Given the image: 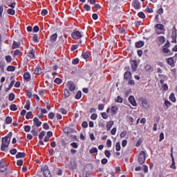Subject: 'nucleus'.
Instances as JSON below:
<instances>
[{
  "label": "nucleus",
  "instance_id": "obj_59",
  "mask_svg": "<svg viewBox=\"0 0 177 177\" xmlns=\"http://www.w3.org/2000/svg\"><path fill=\"white\" fill-rule=\"evenodd\" d=\"M106 146H107V147H111V140H110V139L107 140Z\"/></svg>",
  "mask_w": 177,
  "mask_h": 177
},
{
  "label": "nucleus",
  "instance_id": "obj_14",
  "mask_svg": "<svg viewBox=\"0 0 177 177\" xmlns=\"http://www.w3.org/2000/svg\"><path fill=\"white\" fill-rule=\"evenodd\" d=\"M56 39H57V34L54 33L53 35H51L50 41V42H56Z\"/></svg>",
  "mask_w": 177,
  "mask_h": 177
},
{
  "label": "nucleus",
  "instance_id": "obj_10",
  "mask_svg": "<svg viewBox=\"0 0 177 177\" xmlns=\"http://www.w3.org/2000/svg\"><path fill=\"white\" fill-rule=\"evenodd\" d=\"M33 121L37 127H41L42 125V122L37 118H35Z\"/></svg>",
  "mask_w": 177,
  "mask_h": 177
},
{
  "label": "nucleus",
  "instance_id": "obj_50",
  "mask_svg": "<svg viewBox=\"0 0 177 177\" xmlns=\"http://www.w3.org/2000/svg\"><path fill=\"white\" fill-rule=\"evenodd\" d=\"M30 100L26 101V104L25 106V109H26V110H30Z\"/></svg>",
  "mask_w": 177,
  "mask_h": 177
},
{
  "label": "nucleus",
  "instance_id": "obj_43",
  "mask_svg": "<svg viewBox=\"0 0 177 177\" xmlns=\"http://www.w3.org/2000/svg\"><path fill=\"white\" fill-rule=\"evenodd\" d=\"M7 70L8 71H15V70H16V68L13 66H9Z\"/></svg>",
  "mask_w": 177,
  "mask_h": 177
},
{
  "label": "nucleus",
  "instance_id": "obj_40",
  "mask_svg": "<svg viewBox=\"0 0 177 177\" xmlns=\"http://www.w3.org/2000/svg\"><path fill=\"white\" fill-rule=\"evenodd\" d=\"M10 102H12L13 100H15V94L14 93H10L9 95V97H8Z\"/></svg>",
  "mask_w": 177,
  "mask_h": 177
},
{
  "label": "nucleus",
  "instance_id": "obj_2",
  "mask_svg": "<svg viewBox=\"0 0 177 177\" xmlns=\"http://www.w3.org/2000/svg\"><path fill=\"white\" fill-rule=\"evenodd\" d=\"M146 161V153L144 151H142L140 153V156L138 157V162L140 165H143Z\"/></svg>",
  "mask_w": 177,
  "mask_h": 177
},
{
  "label": "nucleus",
  "instance_id": "obj_54",
  "mask_svg": "<svg viewBox=\"0 0 177 177\" xmlns=\"http://www.w3.org/2000/svg\"><path fill=\"white\" fill-rule=\"evenodd\" d=\"M73 64H78L80 63V59L78 58L74 59L72 61Z\"/></svg>",
  "mask_w": 177,
  "mask_h": 177
},
{
  "label": "nucleus",
  "instance_id": "obj_30",
  "mask_svg": "<svg viewBox=\"0 0 177 177\" xmlns=\"http://www.w3.org/2000/svg\"><path fill=\"white\" fill-rule=\"evenodd\" d=\"M90 154H95V153H97V148L93 147L89 150Z\"/></svg>",
  "mask_w": 177,
  "mask_h": 177
},
{
  "label": "nucleus",
  "instance_id": "obj_9",
  "mask_svg": "<svg viewBox=\"0 0 177 177\" xmlns=\"http://www.w3.org/2000/svg\"><path fill=\"white\" fill-rule=\"evenodd\" d=\"M133 8H135V9H140V8H141L140 3L138 0H135L133 2Z\"/></svg>",
  "mask_w": 177,
  "mask_h": 177
},
{
  "label": "nucleus",
  "instance_id": "obj_45",
  "mask_svg": "<svg viewBox=\"0 0 177 177\" xmlns=\"http://www.w3.org/2000/svg\"><path fill=\"white\" fill-rule=\"evenodd\" d=\"M59 113L62 114H67V110L64 109V108H61L59 109Z\"/></svg>",
  "mask_w": 177,
  "mask_h": 177
},
{
  "label": "nucleus",
  "instance_id": "obj_51",
  "mask_svg": "<svg viewBox=\"0 0 177 177\" xmlns=\"http://www.w3.org/2000/svg\"><path fill=\"white\" fill-rule=\"evenodd\" d=\"M44 114H45V109H41L40 115H39V120H41L42 117H44Z\"/></svg>",
  "mask_w": 177,
  "mask_h": 177
},
{
  "label": "nucleus",
  "instance_id": "obj_35",
  "mask_svg": "<svg viewBox=\"0 0 177 177\" xmlns=\"http://www.w3.org/2000/svg\"><path fill=\"white\" fill-rule=\"evenodd\" d=\"M138 17H140V19H145V17H146V15H145V12H138Z\"/></svg>",
  "mask_w": 177,
  "mask_h": 177
},
{
  "label": "nucleus",
  "instance_id": "obj_49",
  "mask_svg": "<svg viewBox=\"0 0 177 177\" xmlns=\"http://www.w3.org/2000/svg\"><path fill=\"white\" fill-rule=\"evenodd\" d=\"M71 146H72L73 149H78V144L77 142L71 143Z\"/></svg>",
  "mask_w": 177,
  "mask_h": 177
},
{
  "label": "nucleus",
  "instance_id": "obj_4",
  "mask_svg": "<svg viewBox=\"0 0 177 177\" xmlns=\"http://www.w3.org/2000/svg\"><path fill=\"white\" fill-rule=\"evenodd\" d=\"M131 68L133 73H135V71L138 70V61H136V59H133L131 61Z\"/></svg>",
  "mask_w": 177,
  "mask_h": 177
},
{
  "label": "nucleus",
  "instance_id": "obj_11",
  "mask_svg": "<svg viewBox=\"0 0 177 177\" xmlns=\"http://www.w3.org/2000/svg\"><path fill=\"white\" fill-rule=\"evenodd\" d=\"M38 176L45 177V169L44 167L41 168V170L37 172Z\"/></svg>",
  "mask_w": 177,
  "mask_h": 177
},
{
  "label": "nucleus",
  "instance_id": "obj_42",
  "mask_svg": "<svg viewBox=\"0 0 177 177\" xmlns=\"http://www.w3.org/2000/svg\"><path fill=\"white\" fill-rule=\"evenodd\" d=\"M171 102L168 101V100H165V105L166 106L167 109L169 108V106H171Z\"/></svg>",
  "mask_w": 177,
  "mask_h": 177
},
{
  "label": "nucleus",
  "instance_id": "obj_55",
  "mask_svg": "<svg viewBox=\"0 0 177 177\" xmlns=\"http://www.w3.org/2000/svg\"><path fill=\"white\" fill-rule=\"evenodd\" d=\"M48 118H50V120H53V118H55V113H53V112L50 113L48 114Z\"/></svg>",
  "mask_w": 177,
  "mask_h": 177
},
{
  "label": "nucleus",
  "instance_id": "obj_62",
  "mask_svg": "<svg viewBox=\"0 0 177 177\" xmlns=\"http://www.w3.org/2000/svg\"><path fill=\"white\" fill-rule=\"evenodd\" d=\"M163 52H164L165 53H169L170 50H169V49H168V48H167V47H163Z\"/></svg>",
  "mask_w": 177,
  "mask_h": 177
},
{
  "label": "nucleus",
  "instance_id": "obj_15",
  "mask_svg": "<svg viewBox=\"0 0 177 177\" xmlns=\"http://www.w3.org/2000/svg\"><path fill=\"white\" fill-rule=\"evenodd\" d=\"M45 177H52L50 171H49V169L47 167V166H46V169H45Z\"/></svg>",
  "mask_w": 177,
  "mask_h": 177
},
{
  "label": "nucleus",
  "instance_id": "obj_38",
  "mask_svg": "<svg viewBox=\"0 0 177 177\" xmlns=\"http://www.w3.org/2000/svg\"><path fill=\"white\" fill-rule=\"evenodd\" d=\"M8 15H14L15 12V10L12 9V8H9L8 10H7Z\"/></svg>",
  "mask_w": 177,
  "mask_h": 177
},
{
  "label": "nucleus",
  "instance_id": "obj_21",
  "mask_svg": "<svg viewBox=\"0 0 177 177\" xmlns=\"http://www.w3.org/2000/svg\"><path fill=\"white\" fill-rule=\"evenodd\" d=\"M24 157H26V153L19 152L16 156L17 158H24Z\"/></svg>",
  "mask_w": 177,
  "mask_h": 177
},
{
  "label": "nucleus",
  "instance_id": "obj_17",
  "mask_svg": "<svg viewBox=\"0 0 177 177\" xmlns=\"http://www.w3.org/2000/svg\"><path fill=\"white\" fill-rule=\"evenodd\" d=\"M113 125H114V122L113 121H110L106 124V128L107 131H110L111 128L113 127Z\"/></svg>",
  "mask_w": 177,
  "mask_h": 177
},
{
  "label": "nucleus",
  "instance_id": "obj_6",
  "mask_svg": "<svg viewBox=\"0 0 177 177\" xmlns=\"http://www.w3.org/2000/svg\"><path fill=\"white\" fill-rule=\"evenodd\" d=\"M129 102L131 103V105H133L134 107H136L138 106V104H136V100H135V97L133 95H131L129 97Z\"/></svg>",
  "mask_w": 177,
  "mask_h": 177
},
{
  "label": "nucleus",
  "instance_id": "obj_12",
  "mask_svg": "<svg viewBox=\"0 0 177 177\" xmlns=\"http://www.w3.org/2000/svg\"><path fill=\"white\" fill-rule=\"evenodd\" d=\"M53 136V133L52 131H48L47 136L45 137V142H49V138Z\"/></svg>",
  "mask_w": 177,
  "mask_h": 177
},
{
  "label": "nucleus",
  "instance_id": "obj_18",
  "mask_svg": "<svg viewBox=\"0 0 177 177\" xmlns=\"http://www.w3.org/2000/svg\"><path fill=\"white\" fill-rule=\"evenodd\" d=\"M111 111L113 114H117V112L118 111V108L117 107V106L114 105L111 108Z\"/></svg>",
  "mask_w": 177,
  "mask_h": 177
},
{
  "label": "nucleus",
  "instance_id": "obj_24",
  "mask_svg": "<svg viewBox=\"0 0 177 177\" xmlns=\"http://www.w3.org/2000/svg\"><path fill=\"white\" fill-rule=\"evenodd\" d=\"M131 72H125L124 75V80H129L131 78Z\"/></svg>",
  "mask_w": 177,
  "mask_h": 177
},
{
  "label": "nucleus",
  "instance_id": "obj_23",
  "mask_svg": "<svg viewBox=\"0 0 177 177\" xmlns=\"http://www.w3.org/2000/svg\"><path fill=\"white\" fill-rule=\"evenodd\" d=\"M20 45H21L20 42L14 41L12 44V48L13 49H16V48H19Z\"/></svg>",
  "mask_w": 177,
  "mask_h": 177
},
{
  "label": "nucleus",
  "instance_id": "obj_29",
  "mask_svg": "<svg viewBox=\"0 0 177 177\" xmlns=\"http://www.w3.org/2000/svg\"><path fill=\"white\" fill-rule=\"evenodd\" d=\"M158 39L160 42V44H164V42H165V37H164V36H159L158 37Z\"/></svg>",
  "mask_w": 177,
  "mask_h": 177
},
{
  "label": "nucleus",
  "instance_id": "obj_47",
  "mask_svg": "<svg viewBox=\"0 0 177 177\" xmlns=\"http://www.w3.org/2000/svg\"><path fill=\"white\" fill-rule=\"evenodd\" d=\"M44 136H45V131H41L39 135V138L40 139V140H41V139H44Z\"/></svg>",
  "mask_w": 177,
  "mask_h": 177
},
{
  "label": "nucleus",
  "instance_id": "obj_44",
  "mask_svg": "<svg viewBox=\"0 0 177 177\" xmlns=\"http://www.w3.org/2000/svg\"><path fill=\"white\" fill-rule=\"evenodd\" d=\"M105 156H106V157H107V158H110V157L111 156V153L110 152V151L106 150L105 151Z\"/></svg>",
  "mask_w": 177,
  "mask_h": 177
},
{
  "label": "nucleus",
  "instance_id": "obj_1",
  "mask_svg": "<svg viewBox=\"0 0 177 177\" xmlns=\"http://www.w3.org/2000/svg\"><path fill=\"white\" fill-rule=\"evenodd\" d=\"M9 143H10V138L3 137L1 142V150L6 151V149L9 147Z\"/></svg>",
  "mask_w": 177,
  "mask_h": 177
},
{
  "label": "nucleus",
  "instance_id": "obj_34",
  "mask_svg": "<svg viewBox=\"0 0 177 177\" xmlns=\"http://www.w3.org/2000/svg\"><path fill=\"white\" fill-rule=\"evenodd\" d=\"M10 109L12 111H16V110H17V106H16V104H11Z\"/></svg>",
  "mask_w": 177,
  "mask_h": 177
},
{
  "label": "nucleus",
  "instance_id": "obj_36",
  "mask_svg": "<svg viewBox=\"0 0 177 177\" xmlns=\"http://www.w3.org/2000/svg\"><path fill=\"white\" fill-rule=\"evenodd\" d=\"M54 82L55 84H57L58 85H60V84H62V79L57 77L55 80Z\"/></svg>",
  "mask_w": 177,
  "mask_h": 177
},
{
  "label": "nucleus",
  "instance_id": "obj_46",
  "mask_svg": "<svg viewBox=\"0 0 177 177\" xmlns=\"http://www.w3.org/2000/svg\"><path fill=\"white\" fill-rule=\"evenodd\" d=\"M164 140V133H160L159 135V142Z\"/></svg>",
  "mask_w": 177,
  "mask_h": 177
},
{
  "label": "nucleus",
  "instance_id": "obj_22",
  "mask_svg": "<svg viewBox=\"0 0 177 177\" xmlns=\"http://www.w3.org/2000/svg\"><path fill=\"white\" fill-rule=\"evenodd\" d=\"M167 63L168 64H169V66H171V67H173V66H174V58L173 57H170L167 59Z\"/></svg>",
  "mask_w": 177,
  "mask_h": 177
},
{
  "label": "nucleus",
  "instance_id": "obj_39",
  "mask_svg": "<svg viewBox=\"0 0 177 177\" xmlns=\"http://www.w3.org/2000/svg\"><path fill=\"white\" fill-rule=\"evenodd\" d=\"M84 9H85V10H86L87 12H89V10H91V6L88 4H84Z\"/></svg>",
  "mask_w": 177,
  "mask_h": 177
},
{
  "label": "nucleus",
  "instance_id": "obj_13",
  "mask_svg": "<svg viewBox=\"0 0 177 177\" xmlns=\"http://www.w3.org/2000/svg\"><path fill=\"white\" fill-rule=\"evenodd\" d=\"M28 57L30 59H35V50H31L28 53Z\"/></svg>",
  "mask_w": 177,
  "mask_h": 177
},
{
  "label": "nucleus",
  "instance_id": "obj_25",
  "mask_svg": "<svg viewBox=\"0 0 177 177\" xmlns=\"http://www.w3.org/2000/svg\"><path fill=\"white\" fill-rule=\"evenodd\" d=\"M82 56L84 59H88L89 56H91V53H89V52L83 53Z\"/></svg>",
  "mask_w": 177,
  "mask_h": 177
},
{
  "label": "nucleus",
  "instance_id": "obj_37",
  "mask_svg": "<svg viewBox=\"0 0 177 177\" xmlns=\"http://www.w3.org/2000/svg\"><path fill=\"white\" fill-rule=\"evenodd\" d=\"M12 119L11 117H7L6 119V124H12Z\"/></svg>",
  "mask_w": 177,
  "mask_h": 177
},
{
  "label": "nucleus",
  "instance_id": "obj_60",
  "mask_svg": "<svg viewBox=\"0 0 177 177\" xmlns=\"http://www.w3.org/2000/svg\"><path fill=\"white\" fill-rule=\"evenodd\" d=\"M127 143H128V141L127 140H123L122 141V147H125L127 146Z\"/></svg>",
  "mask_w": 177,
  "mask_h": 177
},
{
  "label": "nucleus",
  "instance_id": "obj_52",
  "mask_svg": "<svg viewBox=\"0 0 177 177\" xmlns=\"http://www.w3.org/2000/svg\"><path fill=\"white\" fill-rule=\"evenodd\" d=\"M46 107L48 111H50V106L49 105V100L46 101Z\"/></svg>",
  "mask_w": 177,
  "mask_h": 177
},
{
  "label": "nucleus",
  "instance_id": "obj_61",
  "mask_svg": "<svg viewBox=\"0 0 177 177\" xmlns=\"http://www.w3.org/2000/svg\"><path fill=\"white\" fill-rule=\"evenodd\" d=\"M24 129H25V132H30L31 127L30 126H26Z\"/></svg>",
  "mask_w": 177,
  "mask_h": 177
},
{
  "label": "nucleus",
  "instance_id": "obj_57",
  "mask_svg": "<svg viewBox=\"0 0 177 177\" xmlns=\"http://www.w3.org/2000/svg\"><path fill=\"white\" fill-rule=\"evenodd\" d=\"M91 120H96L97 118V113H93L91 116Z\"/></svg>",
  "mask_w": 177,
  "mask_h": 177
},
{
  "label": "nucleus",
  "instance_id": "obj_63",
  "mask_svg": "<svg viewBox=\"0 0 177 177\" xmlns=\"http://www.w3.org/2000/svg\"><path fill=\"white\" fill-rule=\"evenodd\" d=\"M33 41H35V42H38V35H34L33 36Z\"/></svg>",
  "mask_w": 177,
  "mask_h": 177
},
{
  "label": "nucleus",
  "instance_id": "obj_19",
  "mask_svg": "<svg viewBox=\"0 0 177 177\" xmlns=\"http://www.w3.org/2000/svg\"><path fill=\"white\" fill-rule=\"evenodd\" d=\"M145 46V41H140L136 43V46L137 48H142V46Z\"/></svg>",
  "mask_w": 177,
  "mask_h": 177
},
{
  "label": "nucleus",
  "instance_id": "obj_3",
  "mask_svg": "<svg viewBox=\"0 0 177 177\" xmlns=\"http://www.w3.org/2000/svg\"><path fill=\"white\" fill-rule=\"evenodd\" d=\"M71 37L72 38H73V39H80V38L82 37V35H81V32H80V31L77 30V31L73 32L71 34Z\"/></svg>",
  "mask_w": 177,
  "mask_h": 177
},
{
  "label": "nucleus",
  "instance_id": "obj_33",
  "mask_svg": "<svg viewBox=\"0 0 177 177\" xmlns=\"http://www.w3.org/2000/svg\"><path fill=\"white\" fill-rule=\"evenodd\" d=\"M156 28H158V30H164V25L161 24H158L156 25Z\"/></svg>",
  "mask_w": 177,
  "mask_h": 177
},
{
  "label": "nucleus",
  "instance_id": "obj_8",
  "mask_svg": "<svg viewBox=\"0 0 177 177\" xmlns=\"http://www.w3.org/2000/svg\"><path fill=\"white\" fill-rule=\"evenodd\" d=\"M142 106L144 107V109H149L150 107V105L149 104V102H147V100L144 99L142 100Z\"/></svg>",
  "mask_w": 177,
  "mask_h": 177
},
{
  "label": "nucleus",
  "instance_id": "obj_31",
  "mask_svg": "<svg viewBox=\"0 0 177 177\" xmlns=\"http://www.w3.org/2000/svg\"><path fill=\"white\" fill-rule=\"evenodd\" d=\"M115 150L116 151H120V150H121V144H120V142H116Z\"/></svg>",
  "mask_w": 177,
  "mask_h": 177
},
{
  "label": "nucleus",
  "instance_id": "obj_27",
  "mask_svg": "<svg viewBox=\"0 0 177 177\" xmlns=\"http://www.w3.org/2000/svg\"><path fill=\"white\" fill-rule=\"evenodd\" d=\"M169 99H170L171 101L173 102V103H175V102H176V98L175 97V94L174 93H172L170 95Z\"/></svg>",
  "mask_w": 177,
  "mask_h": 177
},
{
  "label": "nucleus",
  "instance_id": "obj_32",
  "mask_svg": "<svg viewBox=\"0 0 177 177\" xmlns=\"http://www.w3.org/2000/svg\"><path fill=\"white\" fill-rule=\"evenodd\" d=\"M81 96H82V92L81 91H77L76 95H75V98L76 99H81Z\"/></svg>",
  "mask_w": 177,
  "mask_h": 177
},
{
  "label": "nucleus",
  "instance_id": "obj_26",
  "mask_svg": "<svg viewBox=\"0 0 177 177\" xmlns=\"http://www.w3.org/2000/svg\"><path fill=\"white\" fill-rule=\"evenodd\" d=\"M64 93L65 97H70L71 93H70V91L68 89L65 88Z\"/></svg>",
  "mask_w": 177,
  "mask_h": 177
},
{
  "label": "nucleus",
  "instance_id": "obj_16",
  "mask_svg": "<svg viewBox=\"0 0 177 177\" xmlns=\"http://www.w3.org/2000/svg\"><path fill=\"white\" fill-rule=\"evenodd\" d=\"M44 73V69L41 68V67H37L35 70V74H42Z\"/></svg>",
  "mask_w": 177,
  "mask_h": 177
},
{
  "label": "nucleus",
  "instance_id": "obj_64",
  "mask_svg": "<svg viewBox=\"0 0 177 177\" xmlns=\"http://www.w3.org/2000/svg\"><path fill=\"white\" fill-rule=\"evenodd\" d=\"M125 135H127V131H123L120 133V138H125Z\"/></svg>",
  "mask_w": 177,
  "mask_h": 177
},
{
  "label": "nucleus",
  "instance_id": "obj_20",
  "mask_svg": "<svg viewBox=\"0 0 177 177\" xmlns=\"http://www.w3.org/2000/svg\"><path fill=\"white\" fill-rule=\"evenodd\" d=\"M24 77L26 81H30L31 80V75L28 73H25Z\"/></svg>",
  "mask_w": 177,
  "mask_h": 177
},
{
  "label": "nucleus",
  "instance_id": "obj_7",
  "mask_svg": "<svg viewBox=\"0 0 177 177\" xmlns=\"http://www.w3.org/2000/svg\"><path fill=\"white\" fill-rule=\"evenodd\" d=\"M67 86H68L70 91L73 92V91L75 90V85H74V82L69 81L67 82Z\"/></svg>",
  "mask_w": 177,
  "mask_h": 177
},
{
  "label": "nucleus",
  "instance_id": "obj_48",
  "mask_svg": "<svg viewBox=\"0 0 177 177\" xmlns=\"http://www.w3.org/2000/svg\"><path fill=\"white\" fill-rule=\"evenodd\" d=\"M101 115L104 120H107V118H109V115L106 114V112L102 113Z\"/></svg>",
  "mask_w": 177,
  "mask_h": 177
},
{
  "label": "nucleus",
  "instance_id": "obj_56",
  "mask_svg": "<svg viewBox=\"0 0 177 177\" xmlns=\"http://www.w3.org/2000/svg\"><path fill=\"white\" fill-rule=\"evenodd\" d=\"M6 60L8 63H10L12 62V57L9 55L6 56Z\"/></svg>",
  "mask_w": 177,
  "mask_h": 177
},
{
  "label": "nucleus",
  "instance_id": "obj_28",
  "mask_svg": "<svg viewBox=\"0 0 177 177\" xmlns=\"http://www.w3.org/2000/svg\"><path fill=\"white\" fill-rule=\"evenodd\" d=\"M176 37H177L176 28L174 27V28L172 29L171 38H176Z\"/></svg>",
  "mask_w": 177,
  "mask_h": 177
},
{
  "label": "nucleus",
  "instance_id": "obj_5",
  "mask_svg": "<svg viewBox=\"0 0 177 177\" xmlns=\"http://www.w3.org/2000/svg\"><path fill=\"white\" fill-rule=\"evenodd\" d=\"M8 169V167L5 165V162L3 160L0 161V172H6Z\"/></svg>",
  "mask_w": 177,
  "mask_h": 177
},
{
  "label": "nucleus",
  "instance_id": "obj_53",
  "mask_svg": "<svg viewBox=\"0 0 177 177\" xmlns=\"http://www.w3.org/2000/svg\"><path fill=\"white\" fill-rule=\"evenodd\" d=\"M146 71H151V65L147 64L145 66Z\"/></svg>",
  "mask_w": 177,
  "mask_h": 177
},
{
  "label": "nucleus",
  "instance_id": "obj_41",
  "mask_svg": "<svg viewBox=\"0 0 177 177\" xmlns=\"http://www.w3.org/2000/svg\"><path fill=\"white\" fill-rule=\"evenodd\" d=\"M115 102H116L117 103H122V98L121 97V96L118 95V98L115 100Z\"/></svg>",
  "mask_w": 177,
  "mask_h": 177
},
{
  "label": "nucleus",
  "instance_id": "obj_58",
  "mask_svg": "<svg viewBox=\"0 0 177 177\" xmlns=\"http://www.w3.org/2000/svg\"><path fill=\"white\" fill-rule=\"evenodd\" d=\"M82 128H88V122L86 121L83 122V123L82 124Z\"/></svg>",
  "mask_w": 177,
  "mask_h": 177
}]
</instances>
